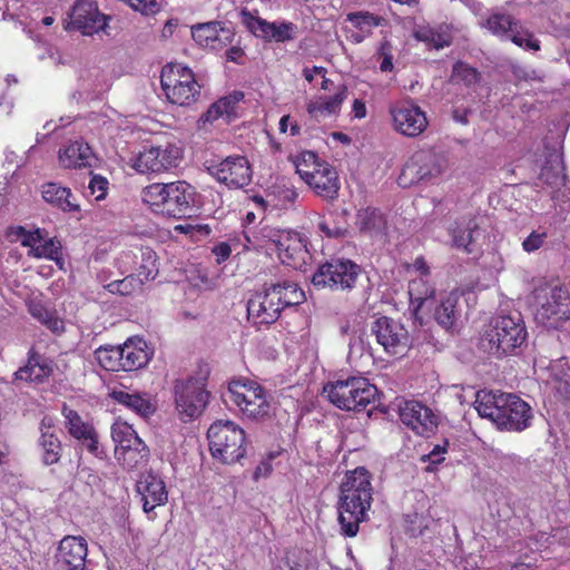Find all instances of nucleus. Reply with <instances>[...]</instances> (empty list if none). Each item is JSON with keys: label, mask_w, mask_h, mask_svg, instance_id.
<instances>
[{"label": "nucleus", "mask_w": 570, "mask_h": 570, "mask_svg": "<svg viewBox=\"0 0 570 570\" xmlns=\"http://www.w3.org/2000/svg\"><path fill=\"white\" fill-rule=\"evenodd\" d=\"M195 189L186 181L166 184L163 216L180 217L186 215L194 202Z\"/></svg>", "instance_id": "24"}, {"label": "nucleus", "mask_w": 570, "mask_h": 570, "mask_svg": "<svg viewBox=\"0 0 570 570\" xmlns=\"http://www.w3.org/2000/svg\"><path fill=\"white\" fill-rule=\"evenodd\" d=\"M421 180H425L419 164L412 156L403 166L402 171L397 178V184L403 187H410Z\"/></svg>", "instance_id": "48"}, {"label": "nucleus", "mask_w": 570, "mask_h": 570, "mask_svg": "<svg viewBox=\"0 0 570 570\" xmlns=\"http://www.w3.org/2000/svg\"><path fill=\"white\" fill-rule=\"evenodd\" d=\"M385 45H383L381 47V51H382V55H383V59L381 61V65H380V69L382 71H391L392 68H393V62H392V56L391 55H387L385 51Z\"/></svg>", "instance_id": "62"}, {"label": "nucleus", "mask_w": 570, "mask_h": 570, "mask_svg": "<svg viewBox=\"0 0 570 570\" xmlns=\"http://www.w3.org/2000/svg\"><path fill=\"white\" fill-rule=\"evenodd\" d=\"M475 410L499 429L515 432L529 428L533 416L525 401L515 394L500 391H479L475 395Z\"/></svg>", "instance_id": "1"}, {"label": "nucleus", "mask_w": 570, "mask_h": 570, "mask_svg": "<svg viewBox=\"0 0 570 570\" xmlns=\"http://www.w3.org/2000/svg\"><path fill=\"white\" fill-rule=\"evenodd\" d=\"M446 446H448V442H445L443 445H440V444L435 445L429 454L422 455L421 460L423 462L428 461L432 465H438V464L442 463L445 459L444 455L446 453Z\"/></svg>", "instance_id": "54"}, {"label": "nucleus", "mask_w": 570, "mask_h": 570, "mask_svg": "<svg viewBox=\"0 0 570 570\" xmlns=\"http://www.w3.org/2000/svg\"><path fill=\"white\" fill-rule=\"evenodd\" d=\"M42 198L46 203L61 209L62 212H77L79 205L75 195L67 187L57 183H46L41 187Z\"/></svg>", "instance_id": "34"}, {"label": "nucleus", "mask_w": 570, "mask_h": 570, "mask_svg": "<svg viewBox=\"0 0 570 570\" xmlns=\"http://www.w3.org/2000/svg\"><path fill=\"white\" fill-rule=\"evenodd\" d=\"M242 92L222 97L202 115L198 120V126L206 129L207 125H213L216 120L223 119L228 122L236 116V108L238 102L243 99Z\"/></svg>", "instance_id": "29"}, {"label": "nucleus", "mask_w": 570, "mask_h": 570, "mask_svg": "<svg viewBox=\"0 0 570 570\" xmlns=\"http://www.w3.org/2000/svg\"><path fill=\"white\" fill-rule=\"evenodd\" d=\"M412 268L419 274L417 277L425 278V276L429 275V273H430V267H429L428 263L421 256L415 258V261L412 265Z\"/></svg>", "instance_id": "59"}, {"label": "nucleus", "mask_w": 570, "mask_h": 570, "mask_svg": "<svg viewBox=\"0 0 570 570\" xmlns=\"http://www.w3.org/2000/svg\"><path fill=\"white\" fill-rule=\"evenodd\" d=\"M244 26L256 37L271 40L273 22H268L257 16V11L250 12L247 9L240 11Z\"/></svg>", "instance_id": "44"}, {"label": "nucleus", "mask_w": 570, "mask_h": 570, "mask_svg": "<svg viewBox=\"0 0 570 570\" xmlns=\"http://www.w3.org/2000/svg\"><path fill=\"white\" fill-rule=\"evenodd\" d=\"M71 26L85 36L105 31L109 17L100 13L95 2L89 0L76 1L71 14Z\"/></svg>", "instance_id": "21"}, {"label": "nucleus", "mask_w": 570, "mask_h": 570, "mask_svg": "<svg viewBox=\"0 0 570 570\" xmlns=\"http://www.w3.org/2000/svg\"><path fill=\"white\" fill-rule=\"evenodd\" d=\"M353 112L356 118H364L366 116L365 104L360 99H355L353 102Z\"/></svg>", "instance_id": "63"}, {"label": "nucleus", "mask_w": 570, "mask_h": 570, "mask_svg": "<svg viewBox=\"0 0 570 570\" xmlns=\"http://www.w3.org/2000/svg\"><path fill=\"white\" fill-rule=\"evenodd\" d=\"M212 455L224 464H233L245 456V432L233 421L214 422L207 432Z\"/></svg>", "instance_id": "7"}, {"label": "nucleus", "mask_w": 570, "mask_h": 570, "mask_svg": "<svg viewBox=\"0 0 570 570\" xmlns=\"http://www.w3.org/2000/svg\"><path fill=\"white\" fill-rule=\"evenodd\" d=\"M99 364L107 371H122V351L120 346L100 347L96 352Z\"/></svg>", "instance_id": "47"}, {"label": "nucleus", "mask_w": 570, "mask_h": 570, "mask_svg": "<svg viewBox=\"0 0 570 570\" xmlns=\"http://www.w3.org/2000/svg\"><path fill=\"white\" fill-rule=\"evenodd\" d=\"M347 98V88L340 85L334 88L333 96H317L312 99L306 107L308 115L316 119H325L337 115L341 110L343 101Z\"/></svg>", "instance_id": "27"}, {"label": "nucleus", "mask_w": 570, "mask_h": 570, "mask_svg": "<svg viewBox=\"0 0 570 570\" xmlns=\"http://www.w3.org/2000/svg\"><path fill=\"white\" fill-rule=\"evenodd\" d=\"M208 173L220 184L228 188H243L252 180V168L246 157L235 155L212 163Z\"/></svg>", "instance_id": "18"}, {"label": "nucleus", "mask_w": 570, "mask_h": 570, "mask_svg": "<svg viewBox=\"0 0 570 570\" xmlns=\"http://www.w3.org/2000/svg\"><path fill=\"white\" fill-rule=\"evenodd\" d=\"M62 413L66 419V426L69 433L73 438L81 440L89 452L96 456H100L101 453L99 452L98 439L94 428L89 423L82 421L76 411L68 409L67 406H63Z\"/></svg>", "instance_id": "28"}, {"label": "nucleus", "mask_w": 570, "mask_h": 570, "mask_svg": "<svg viewBox=\"0 0 570 570\" xmlns=\"http://www.w3.org/2000/svg\"><path fill=\"white\" fill-rule=\"evenodd\" d=\"M323 393L333 405L341 410L362 411L375 402L377 389L365 377L351 376L326 384Z\"/></svg>", "instance_id": "6"}, {"label": "nucleus", "mask_w": 570, "mask_h": 570, "mask_svg": "<svg viewBox=\"0 0 570 570\" xmlns=\"http://www.w3.org/2000/svg\"><path fill=\"white\" fill-rule=\"evenodd\" d=\"M273 459L272 455H269L267 459H264L259 462V464L256 466L254 471V480H259L261 478H267L272 473V463L271 460Z\"/></svg>", "instance_id": "57"}, {"label": "nucleus", "mask_w": 570, "mask_h": 570, "mask_svg": "<svg viewBox=\"0 0 570 570\" xmlns=\"http://www.w3.org/2000/svg\"><path fill=\"white\" fill-rule=\"evenodd\" d=\"M140 284L137 278L132 275L127 276L122 279L111 282L107 285V289L114 294L129 295L135 292Z\"/></svg>", "instance_id": "50"}, {"label": "nucleus", "mask_w": 570, "mask_h": 570, "mask_svg": "<svg viewBox=\"0 0 570 570\" xmlns=\"http://www.w3.org/2000/svg\"><path fill=\"white\" fill-rule=\"evenodd\" d=\"M111 438L116 446L124 445L130 448L132 444L139 445V441H141L132 426L119 419L111 425Z\"/></svg>", "instance_id": "45"}, {"label": "nucleus", "mask_w": 570, "mask_h": 570, "mask_svg": "<svg viewBox=\"0 0 570 570\" xmlns=\"http://www.w3.org/2000/svg\"><path fill=\"white\" fill-rule=\"evenodd\" d=\"M400 419L404 425L421 436H430L438 428V417L433 411L416 401H407L401 406Z\"/></svg>", "instance_id": "22"}, {"label": "nucleus", "mask_w": 570, "mask_h": 570, "mask_svg": "<svg viewBox=\"0 0 570 570\" xmlns=\"http://www.w3.org/2000/svg\"><path fill=\"white\" fill-rule=\"evenodd\" d=\"M10 236L28 248V256L53 261L60 269L63 268L62 245L56 237H50L43 228L17 226L11 229Z\"/></svg>", "instance_id": "10"}, {"label": "nucleus", "mask_w": 570, "mask_h": 570, "mask_svg": "<svg viewBox=\"0 0 570 570\" xmlns=\"http://www.w3.org/2000/svg\"><path fill=\"white\" fill-rule=\"evenodd\" d=\"M425 179L442 176L449 169V159L442 153L420 150L413 155Z\"/></svg>", "instance_id": "37"}, {"label": "nucleus", "mask_w": 570, "mask_h": 570, "mask_svg": "<svg viewBox=\"0 0 570 570\" xmlns=\"http://www.w3.org/2000/svg\"><path fill=\"white\" fill-rule=\"evenodd\" d=\"M279 131L282 134L289 131V135L294 137L301 134V127L289 115H285L279 120Z\"/></svg>", "instance_id": "55"}, {"label": "nucleus", "mask_w": 570, "mask_h": 570, "mask_svg": "<svg viewBox=\"0 0 570 570\" xmlns=\"http://www.w3.org/2000/svg\"><path fill=\"white\" fill-rule=\"evenodd\" d=\"M181 148L174 141H165L145 147L132 159V168L140 174H159L179 165Z\"/></svg>", "instance_id": "11"}, {"label": "nucleus", "mask_w": 570, "mask_h": 570, "mask_svg": "<svg viewBox=\"0 0 570 570\" xmlns=\"http://www.w3.org/2000/svg\"><path fill=\"white\" fill-rule=\"evenodd\" d=\"M296 173L314 193L326 200H334L341 188L337 171L318 159L313 151H303L294 160Z\"/></svg>", "instance_id": "5"}, {"label": "nucleus", "mask_w": 570, "mask_h": 570, "mask_svg": "<svg viewBox=\"0 0 570 570\" xmlns=\"http://www.w3.org/2000/svg\"><path fill=\"white\" fill-rule=\"evenodd\" d=\"M482 26L498 37L510 33L511 41L521 48L533 51L540 49L539 41L533 38L532 33L523 29L515 18L500 10L493 11Z\"/></svg>", "instance_id": "17"}, {"label": "nucleus", "mask_w": 570, "mask_h": 570, "mask_svg": "<svg viewBox=\"0 0 570 570\" xmlns=\"http://www.w3.org/2000/svg\"><path fill=\"white\" fill-rule=\"evenodd\" d=\"M265 237L275 246L284 264L301 269L311 261L307 239L298 232L271 228Z\"/></svg>", "instance_id": "13"}, {"label": "nucleus", "mask_w": 570, "mask_h": 570, "mask_svg": "<svg viewBox=\"0 0 570 570\" xmlns=\"http://www.w3.org/2000/svg\"><path fill=\"white\" fill-rule=\"evenodd\" d=\"M453 246L466 253L473 252V243L479 235L478 224L474 218L462 217L455 220L450 227Z\"/></svg>", "instance_id": "33"}, {"label": "nucleus", "mask_w": 570, "mask_h": 570, "mask_svg": "<svg viewBox=\"0 0 570 570\" xmlns=\"http://www.w3.org/2000/svg\"><path fill=\"white\" fill-rule=\"evenodd\" d=\"M548 238V234L544 230H533L531 234L522 242V249L525 253H533L539 250L546 244Z\"/></svg>", "instance_id": "51"}, {"label": "nucleus", "mask_w": 570, "mask_h": 570, "mask_svg": "<svg viewBox=\"0 0 570 570\" xmlns=\"http://www.w3.org/2000/svg\"><path fill=\"white\" fill-rule=\"evenodd\" d=\"M122 371H136L146 366L151 356L153 350L147 342L140 337L128 338L122 345Z\"/></svg>", "instance_id": "30"}, {"label": "nucleus", "mask_w": 570, "mask_h": 570, "mask_svg": "<svg viewBox=\"0 0 570 570\" xmlns=\"http://www.w3.org/2000/svg\"><path fill=\"white\" fill-rule=\"evenodd\" d=\"M108 185L109 183L105 177L95 175L89 181L88 189L90 190V194L95 196L96 200H101L107 195Z\"/></svg>", "instance_id": "53"}, {"label": "nucleus", "mask_w": 570, "mask_h": 570, "mask_svg": "<svg viewBox=\"0 0 570 570\" xmlns=\"http://www.w3.org/2000/svg\"><path fill=\"white\" fill-rule=\"evenodd\" d=\"M451 78L453 82L471 86L478 81L479 73L474 68L470 67L469 65L458 62L453 67Z\"/></svg>", "instance_id": "49"}, {"label": "nucleus", "mask_w": 570, "mask_h": 570, "mask_svg": "<svg viewBox=\"0 0 570 570\" xmlns=\"http://www.w3.org/2000/svg\"><path fill=\"white\" fill-rule=\"evenodd\" d=\"M165 194L166 184L155 183L142 189L141 199L154 213L163 215Z\"/></svg>", "instance_id": "46"}, {"label": "nucleus", "mask_w": 570, "mask_h": 570, "mask_svg": "<svg viewBox=\"0 0 570 570\" xmlns=\"http://www.w3.org/2000/svg\"><path fill=\"white\" fill-rule=\"evenodd\" d=\"M338 505V523L341 531L346 537H355L360 523L366 518V512L372 503V485L368 472L364 468H357L346 474L341 487Z\"/></svg>", "instance_id": "2"}, {"label": "nucleus", "mask_w": 570, "mask_h": 570, "mask_svg": "<svg viewBox=\"0 0 570 570\" xmlns=\"http://www.w3.org/2000/svg\"><path fill=\"white\" fill-rule=\"evenodd\" d=\"M208 392L204 377H189L175 384L176 409L181 420L188 421L200 415L206 406Z\"/></svg>", "instance_id": "14"}, {"label": "nucleus", "mask_w": 570, "mask_h": 570, "mask_svg": "<svg viewBox=\"0 0 570 570\" xmlns=\"http://www.w3.org/2000/svg\"><path fill=\"white\" fill-rule=\"evenodd\" d=\"M175 232L183 234H194V233H204L205 235L209 234V228L207 226L200 225H191V224H179L174 227Z\"/></svg>", "instance_id": "58"}, {"label": "nucleus", "mask_w": 570, "mask_h": 570, "mask_svg": "<svg viewBox=\"0 0 570 570\" xmlns=\"http://www.w3.org/2000/svg\"><path fill=\"white\" fill-rule=\"evenodd\" d=\"M243 55V50L238 47H230L227 51H226V58L227 60L229 61H234V62H237L238 59L242 57Z\"/></svg>", "instance_id": "64"}, {"label": "nucleus", "mask_w": 570, "mask_h": 570, "mask_svg": "<svg viewBox=\"0 0 570 570\" xmlns=\"http://www.w3.org/2000/svg\"><path fill=\"white\" fill-rule=\"evenodd\" d=\"M225 401L250 421H263L272 416L273 399L257 382L236 380L229 383Z\"/></svg>", "instance_id": "4"}, {"label": "nucleus", "mask_w": 570, "mask_h": 570, "mask_svg": "<svg viewBox=\"0 0 570 570\" xmlns=\"http://www.w3.org/2000/svg\"><path fill=\"white\" fill-rule=\"evenodd\" d=\"M527 336L525 325L520 314L498 315L490 322L484 340L488 341L492 353L505 355L521 347Z\"/></svg>", "instance_id": "8"}, {"label": "nucleus", "mask_w": 570, "mask_h": 570, "mask_svg": "<svg viewBox=\"0 0 570 570\" xmlns=\"http://www.w3.org/2000/svg\"><path fill=\"white\" fill-rule=\"evenodd\" d=\"M326 70L322 67L314 66L313 68H305L303 75L308 82H312L316 76L324 78Z\"/></svg>", "instance_id": "61"}, {"label": "nucleus", "mask_w": 570, "mask_h": 570, "mask_svg": "<svg viewBox=\"0 0 570 570\" xmlns=\"http://www.w3.org/2000/svg\"><path fill=\"white\" fill-rule=\"evenodd\" d=\"M535 320L547 327H558L570 318V295L567 288L549 286L537 294Z\"/></svg>", "instance_id": "12"}, {"label": "nucleus", "mask_w": 570, "mask_h": 570, "mask_svg": "<svg viewBox=\"0 0 570 570\" xmlns=\"http://www.w3.org/2000/svg\"><path fill=\"white\" fill-rule=\"evenodd\" d=\"M114 401L126 406L137 415L147 419L157 410V402L149 393L128 390H114L110 394Z\"/></svg>", "instance_id": "26"}, {"label": "nucleus", "mask_w": 570, "mask_h": 570, "mask_svg": "<svg viewBox=\"0 0 570 570\" xmlns=\"http://www.w3.org/2000/svg\"><path fill=\"white\" fill-rule=\"evenodd\" d=\"M346 21L353 27V29L345 28L348 33L347 39L353 43H361L372 35L375 27L382 24L384 19L368 11H357L347 13Z\"/></svg>", "instance_id": "31"}, {"label": "nucleus", "mask_w": 570, "mask_h": 570, "mask_svg": "<svg viewBox=\"0 0 570 570\" xmlns=\"http://www.w3.org/2000/svg\"><path fill=\"white\" fill-rule=\"evenodd\" d=\"M361 269L350 259H332L320 266L313 275V284L332 289H350L355 285Z\"/></svg>", "instance_id": "15"}, {"label": "nucleus", "mask_w": 570, "mask_h": 570, "mask_svg": "<svg viewBox=\"0 0 570 570\" xmlns=\"http://www.w3.org/2000/svg\"><path fill=\"white\" fill-rule=\"evenodd\" d=\"M52 371L53 368L51 362L39 355H32L29 357L26 366L19 368L14 373V379L26 382L40 383L48 379Z\"/></svg>", "instance_id": "38"}, {"label": "nucleus", "mask_w": 570, "mask_h": 570, "mask_svg": "<svg viewBox=\"0 0 570 570\" xmlns=\"http://www.w3.org/2000/svg\"><path fill=\"white\" fill-rule=\"evenodd\" d=\"M393 129L405 137H417L429 126L428 117L416 104L400 101L390 107Z\"/></svg>", "instance_id": "19"}, {"label": "nucleus", "mask_w": 570, "mask_h": 570, "mask_svg": "<svg viewBox=\"0 0 570 570\" xmlns=\"http://www.w3.org/2000/svg\"><path fill=\"white\" fill-rule=\"evenodd\" d=\"M28 309L32 317L43 324L51 332L60 334L65 331V322L56 311L50 309L42 305L40 302L35 301L29 303Z\"/></svg>", "instance_id": "41"}, {"label": "nucleus", "mask_w": 570, "mask_h": 570, "mask_svg": "<svg viewBox=\"0 0 570 570\" xmlns=\"http://www.w3.org/2000/svg\"><path fill=\"white\" fill-rule=\"evenodd\" d=\"M160 80L161 88L171 104L189 106L199 95V87L193 71L180 63L165 66Z\"/></svg>", "instance_id": "9"}, {"label": "nucleus", "mask_w": 570, "mask_h": 570, "mask_svg": "<svg viewBox=\"0 0 570 570\" xmlns=\"http://www.w3.org/2000/svg\"><path fill=\"white\" fill-rule=\"evenodd\" d=\"M371 330L376 342L391 355L403 356L411 348L412 342L407 330L393 318L380 317Z\"/></svg>", "instance_id": "16"}, {"label": "nucleus", "mask_w": 570, "mask_h": 570, "mask_svg": "<svg viewBox=\"0 0 570 570\" xmlns=\"http://www.w3.org/2000/svg\"><path fill=\"white\" fill-rule=\"evenodd\" d=\"M193 39L203 48L222 50L234 40V33L218 21H209L191 27Z\"/></svg>", "instance_id": "23"}, {"label": "nucleus", "mask_w": 570, "mask_h": 570, "mask_svg": "<svg viewBox=\"0 0 570 570\" xmlns=\"http://www.w3.org/2000/svg\"><path fill=\"white\" fill-rule=\"evenodd\" d=\"M137 492L141 497L142 508L147 513L167 502L168 493L165 482L155 473L148 472L140 476L137 482Z\"/></svg>", "instance_id": "25"}, {"label": "nucleus", "mask_w": 570, "mask_h": 570, "mask_svg": "<svg viewBox=\"0 0 570 570\" xmlns=\"http://www.w3.org/2000/svg\"><path fill=\"white\" fill-rule=\"evenodd\" d=\"M409 295L411 303L417 308L430 307L433 303L434 288L423 277L413 278L409 283Z\"/></svg>", "instance_id": "43"}, {"label": "nucleus", "mask_w": 570, "mask_h": 570, "mask_svg": "<svg viewBox=\"0 0 570 570\" xmlns=\"http://www.w3.org/2000/svg\"><path fill=\"white\" fill-rule=\"evenodd\" d=\"M87 554L88 544L85 538L66 535L57 549L55 570H85Z\"/></svg>", "instance_id": "20"}, {"label": "nucleus", "mask_w": 570, "mask_h": 570, "mask_svg": "<svg viewBox=\"0 0 570 570\" xmlns=\"http://www.w3.org/2000/svg\"><path fill=\"white\" fill-rule=\"evenodd\" d=\"M212 253L215 255L216 262L222 264L230 256L232 248L228 243L222 242L213 247Z\"/></svg>", "instance_id": "56"}, {"label": "nucleus", "mask_w": 570, "mask_h": 570, "mask_svg": "<svg viewBox=\"0 0 570 570\" xmlns=\"http://www.w3.org/2000/svg\"><path fill=\"white\" fill-rule=\"evenodd\" d=\"M360 229L380 243H386L389 226L384 216L374 208H366L358 213Z\"/></svg>", "instance_id": "35"}, {"label": "nucleus", "mask_w": 570, "mask_h": 570, "mask_svg": "<svg viewBox=\"0 0 570 570\" xmlns=\"http://www.w3.org/2000/svg\"><path fill=\"white\" fill-rule=\"evenodd\" d=\"M115 456L125 469L131 471L146 464L149 450L141 440L139 445L132 444L130 448L124 445L115 446Z\"/></svg>", "instance_id": "39"}, {"label": "nucleus", "mask_w": 570, "mask_h": 570, "mask_svg": "<svg viewBox=\"0 0 570 570\" xmlns=\"http://www.w3.org/2000/svg\"><path fill=\"white\" fill-rule=\"evenodd\" d=\"M415 39L423 41L429 46L441 49L450 46L452 37L449 26H417L413 32Z\"/></svg>", "instance_id": "40"}, {"label": "nucleus", "mask_w": 570, "mask_h": 570, "mask_svg": "<svg viewBox=\"0 0 570 570\" xmlns=\"http://www.w3.org/2000/svg\"><path fill=\"white\" fill-rule=\"evenodd\" d=\"M91 159V148L82 140L70 141L58 154L60 166L67 169L90 166Z\"/></svg>", "instance_id": "32"}, {"label": "nucleus", "mask_w": 570, "mask_h": 570, "mask_svg": "<svg viewBox=\"0 0 570 570\" xmlns=\"http://www.w3.org/2000/svg\"><path fill=\"white\" fill-rule=\"evenodd\" d=\"M52 419L45 416L40 423L39 445L42 449V461L47 465L57 463L60 459L61 443L52 432Z\"/></svg>", "instance_id": "36"}, {"label": "nucleus", "mask_w": 570, "mask_h": 570, "mask_svg": "<svg viewBox=\"0 0 570 570\" xmlns=\"http://www.w3.org/2000/svg\"><path fill=\"white\" fill-rule=\"evenodd\" d=\"M157 269L153 267H147L146 265L140 266L138 272V283L142 284L145 281H150L156 277Z\"/></svg>", "instance_id": "60"}, {"label": "nucleus", "mask_w": 570, "mask_h": 570, "mask_svg": "<svg viewBox=\"0 0 570 570\" xmlns=\"http://www.w3.org/2000/svg\"><path fill=\"white\" fill-rule=\"evenodd\" d=\"M295 26L292 22H273L271 40L284 42L293 39Z\"/></svg>", "instance_id": "52"}, {"label": "nucleus", "mask_w": 570, "mask_h": 570, "mask_svg": "<svg viewBox=\"0 0 570 570\" xmlns=\"http://www.w3.org/2000/svg\"><path fill=\"white\" fill-rule=\"evenodd\" d=\"M460 298L458 291H452L443 296L435 307L434 317L435 321L443 327H451L456 320V305Z\"/></svg>", "instance_id": "42"}, {"label": "nucleus", "mask_w": 570, "mask_h": 570, "mask_svg": "<svg viewBox=\"0 0 570 570\" xmlns=\"http://www.w3.org/2000/svg\"><path fill=\"white\" fill-rule=\"evenodd\" d=\"M304 298V292L293 282L272 284L248 299V320L255 325H269L278 320L286 306L298 305Z\"/></svg>", "instance_id": "3"}]
</instances>
